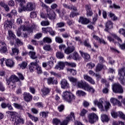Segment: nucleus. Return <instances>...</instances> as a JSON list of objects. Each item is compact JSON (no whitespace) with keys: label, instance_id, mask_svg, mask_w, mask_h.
<instances>
[{"label":"nucleus","instance_id":"nucleus-43","mask_svg":"<svg viewBox=\"0 0 125 125\" xmlns=\"http://www.w3.org/2000/svg\"><path fill=\"white\" fill-rule=\"evenodd\" d=\"M56 56L57 58L62 59V58H64V54L61 52H58L56 53Z\"/></svg>","mask_w":125,"mask_h":125},{"label":"nucleus","instance_id":"nucleus-10","mask_svg":"<svg viewBox=\"0 0 125 125\" xmlns=\"http://www.w3.org/2000/svg\"><path fill=\"white\" fill-rule=\"evenodd\" d=\"M88 119L90 124H94L98 120V116L95 113H90L88 115Z\"/></svg>","mask_w":125,"mask_h":125},{"label":"nucleus","instance_id":"nucleus-60","mask_svg":"<svg viewBox=\"0 0 125 125\" xmlns=\"http://www.w3.org/2000/svg\"><path fill=\"white\" fill-rule=\"evenodd\" d=\"M66 65H67L69 67H76V64L74 62H65Z\"/></svg>","mask_w":125,"mask_h":125},{"label":"nucleus","instance_id":"nucleus-51","mask_svg":"<svg viewBox=\"0 0 125 125\" xmlns=\"http://www.w3.org/2000/svg\"><path fill=\"white\" fill-rule=\"evenodd\" d=\"M86 113H87V110H85V109L83 108L80 113V116L81 117H84L85 115L86 114Z\"/></svg>","mask_w":125,"mask_h":125},{"label":"nucleus","instance_id":"nucleus-27","mask_svg":"<svg viewBox=\"0 0 125 125\" xmlns=\"http://www.w3.org/2000/svg\"><path fill=\"white\" fill-rule=\"evenodd\" d=\"M6 65L11 68L14 66V62L12 60L8 59L5 61Z\"/></svg>","mask_w":125,"mask_h":125},{"label":"nucleus","instance_id":"nucleus-47","mask_svg":"<svg viewBox=\"0 0 125 125\" xmlns=\"http://www.w3.org/2000/svg\"><path fill=\"white\" fill-rule=\"evenodd\" d=\"M61 121H60V120L57 119V118H55L53 119V125H59V124H60Z\"/></svg>","mask_w":125,"mask_h":125},{"label":"nucleus","instance_id":"nucleus-42","mask_svg":"<svg viewBox=\"0 0 125 125\" xmlns=\"http://www.w3.org/2000/svg\"><path fill=\"white\" fill-rule=\"evenodd\" d=\"M104 66L102 64H100L99 63H98L96 67V72H99L100 71H101V70H102V69H103L104 68Z\"/></svg>","mask_w":125,"mask_h":125},{"label":"nucleus","instance_id":"nucleus-18","mask_svg":"<svg viewBox=\"0 0 125 125\" xmlns=\"http://www.w3.org/2000/svg\"><path fill=\"white\" fill-rule=\"evenodd\" d=\"M24 10L25 11H32L34 10V6L31 2H27L24 6Z\"/></svg>","mask_w":125,"mask_h":125},{"label":"nucleus","instance_id":"nucleus-45","mask_svg":"<svg viewBox=\"0 0 125 125\" xmlns=\"http://www.w3.org/2000/svg\"><path fill=\"white\" fill-rule=\"evenodd\" d=\"M47 32H48V33H49L50 35H51V36H55V34L56 32L55 31H53V30H52V28H50V27H48L47 29Z\"/></svg>","mask_w":125,"mask_h":125},{"label":"nucleus","instance_id":"nucleus-49","mask_svg":"<svg viewBox=\"0 0 125 125\" xmlns=\"http://www.w3.org/2000/svg\"><path fill=\"white\" fill-rule=\"evenodd\" d=\"M65 26V22H60L56 24V28H62Z\"/></svg>","mask_w":125,"mask_h":125},{"label":"nucleus","instance_id":"nucleus-21","mask_svg":"<svg viewBox=\"0 0 125 125\" xmlns=\"http://www.w3.org/2000/svg\"><path fill=\"white\" fill-rule=\"evenodd\" d=\"M47 83L49 85L50 84H57L58 83V82H57V80L54 79V78L49 77L47 80Z\"/></svg>","mask_w":125,"mask_h":125},{"label":"nucleus","instance_id":"nucleus-34","mask_svg":"<svg viewBox=\"0 0 125 125\" xmlns=\"http://www.w3.org/2000/svg\"><path fill=\"white\" fill-rule=\"evenodd\" d=\"M72 59L74 60H79L81 58L79 54L76 52H74L71 55Z\"/></svg>","mask_w":125,"mask_h":125},{"label":"nucleus","instance_id":"nucleus-9","mask_svg":"<svg viewBox=\"0 0 125 125\" xmlns=\"http://www.w3.org/2000/svg\"><path fill=\"white\" fill-rule=\"evenodd\" d=\"M7 84L9 85L11 83H17V82H20V79L18 78L16 75L13 74L12 75L9 79H7Z\"/></svg>","mask_w":125,"mask_h":125},{"label":"nucleus","instance_id":"nucleus-26","mask_svg":"<svg viewBox=\"0 0 125 125\" xmlns=\"http://www.w3.org/2000/svg\"><path fill=\"white\" fill-rule=\"evenodd\" d=\"M1 44L2 46L0 48V53H4L5 54L7 53V48L5 46V43L2 42Z\"/></svg>","mask_w":125,"mask_h":125},{"label":"nucleus","instance_id":"nucleus-29","mask_svg":"<svg viewBox=\"0 0 125 125\" xmlns=\"http://www.w3.org/2000/svg\"><path fill=\"white\" fill-rule=\"evenodd\" d=\"M66 119L69 122H70V121H72V122H73V121H75L76 120V118L75 117V113L73 112H71L70 113V115H68L66 117Z\"/></svg>","mask_w":125,"mask_h":125},{"label":"nucleus","instance_id":"nucleus-44","mask_svg":"<svg viewBox=\"0 0 125 125\" xmlns=\"http://www.w3.org/2000/svg\"><path fill=\"white\" fill-rule=\"evenodd\" d=\"M29 55L32 59H36L37 58V56H36V53L34 52H29Z\"/></svg>","mask_w":125,"mask_h":125},{"label":"nucleus","instance_id":"nucleus-8","mask_svg":"<svg viewBox=\"0 0 125 125\" xmlns=\"http://www.w3.org/2000/svg\"><path fill=\"white\" fill-rule=\"evenodd\" d=\"M112 90L115 93H123L124 90L122 87L121 84L119 83H115L112 86Z\"/></svg>","mask_w":125,"mask_h":125},{"label":"nucleus","instance_id":"nucleus-61","mask_svg":"<svg viewBox=\"0 0 125 125\" xmlns=\"http://www.w3.org/2000/svg\"><path fill=\"white\" fill-rule=\"evenodd\" d=\"M118 33H119L120 35H123L124 37L125 36V30L123 28L119 29Z\"/></svg>","mask_w":125,"mask_h":125},{"label":"nucleus","instance_id":"nucleus-57","mask_svg":"<svg viewBox=\"0 0 125 125\" xmlns=\"http://www.w3.org/2000/svg\"><path fill=\"white\" fill-rule=\"evenodd\" d=\"M62 38H64V39L70 38V34L69 33L65 32L64 33H62Z\"/></svg>","mask_w":125,"mask_h":125},{"label":"nucleus","instance_id":"nucleus-53","mask_svg":"<svg viewBox=\"0 0 125 125\" xmlns=\"http://www.w3.org/2000/svg\"><path fill=\"white\" fill-rule=\"evenodd\" d=\"M67 72H69L70 73L72 74L73 76H75V75L77 74V71H76L74 69H71V68H67Z\"/></svg>","mask_w":125,"mask_h":125},{"label":"nucleus","instance_id":"nucleus-63","mask_svg":"<svg viewBox=\"0 0 125 125\" xmlns=\"http://www.w3.org/2000/svg\"><path fill=\"white\" fill-rule=\"evenodd\" d=\"M14 106L16 108V109H21L22 108V106L21 104H19L16 103L14 104Z\"/></svg>","mask_w":125,"mask_h":125},{"label":"nucleus","instance_id":"nucleus-23","mask_svg":"<svg viewBox=\"0 0 125 125\" xmlns=\"http://www.w3.org/2000/svg\"><path fill=\"white\" fill-rule=\"evenodd\" d=\"M83 77L84 80L87 81V82H88L90 83H91V84H94V83H95L94 80H93L91 77L88 76L87 75H83Z\"/></svg>","mask_w":125,"mask_h":125},{"label":"nucleus","instance_id":"nucleus-41","mask_svg":"<svg viewBox=\"0 0 125 125\" xmlns=\"http://www.w3.org/2000/svg\"><path fill=\"white\" fill-rule=\"evenodd\" d=\"M43 42H45L46 43H51L52 42V41L51 40V39L49 37H44L43 39Z\"/></svg>","mask_w":125,"mask_h":125},{"label":"nucleus","instance_id":"nucleus-28","mask_svg":"<svg viewBox=\"0 0 125 125\" xmlns=\"http://www.w3.org/2000/svg\"><path fill=\"white\" fill-rule=\"evenodd\" d=\"M110 102L114 105H118V106H122V103L115 98H112L110 99Z\"/></svg>","mask_w":125,"mask_h":125},{"label":"nucleus","instance_id":"nucleus-2","mask_svg":"<svg viewBox=\"0 0 125 125\" xmlns=\"http://www.w3.org/2000/svg\"><path fill=\"white\" fill-rule=\"evenodd\" d=\"M94 105H97L101 111H104L105 110L108 111L109 108H111V104L109 102H105L104 105L103 106L104 100L103 99H100L99 101L95 100L93 102Z\"/></svg>","mask_w":125,"mask_h":125},{"label":"nucleus","instance_id":"nucleus-33","mask_svg":"<svg viewBox=\"0 0 125 125\" xmlns=\"http://www.w3.org/2000/svg\"><path fill=\"white\" fill-rule=\"evenodd\" d=\"M43 95H47L49 92H50V89L46 87H44L41 90Z\"/></svg>","mask_w":125,"mask_h":125},{"label":"nucleus","instance_id":"nucleus-62","mask_svg":"<svg viewBox=\"0 0 125 125\" xmlns=\"http://www.w3.org/2000/svg\"><path fill=\"white\" fill-rule=\"evenodd\" d=\"M30 17L31 18H36L37 17V13L36 12H32L30 13Z\"/></svg>","mask_w":125,"mask_h":125},{"label":"nucleus","instance_id":"nucleus-40","mask_svg":"<svg viewBox=\"0 0 125 125\" xmlns=\"http://www.w3.org/2000/svg\"><path fill=\"white\" fill-rule=\"evenodd\" d=\"M101 119L102 122H108L109 121V117L106 114H102L101 115Z\"/></svg>","mask_w":125,"mask_h":125},{"label":"nucleus","instance_id":"nucleus-17","mask_svg":"<svg viewBox=\"0 0 125 125\" xmlns=\"http://www.w3.org/2000/svg\"><path fill=\"white\" fill-rule=\"evenodd\" d=\"M79 52L86 62H88L90 60V56L88 54L82 51H80Z\"/></svg>","mask_w":125,"mask_h":125},{"label":"nucleus","instance_id":"nucleus-32","mask_svg":"<svg viewBox=\"0 0 125 125\" xmlns=\"http://www.w3.org/2000/svg\"><path fill=\"white\" fill-rule=\"evenodd\" d=\"M85 90L88 91V92H91V93H94V92H95V90L93 88V87L90 86L88 84L85 89Z\"/></svg>","mask_w":125,"mask_h":125},{"label":"nucleus","instance_id":"nucleus-16","mask_svg":"<svg viewBox=\"0 0 125 125\" xmlns=\"http://www.w3.org/2000/svg\"><path fill=\"white\" fill-rule=\"evenodd\" d=\"M39 61L37 60L35 61V62H32L30 63V65L29 66V71L30 72H33L36 69H37V66L38 65V63Z\"/></svg>","mask_w":125,"mask_h":125},{"label":"nucleus","instance_id":"nucleus-38","mask_svg":"<svg viewBox=\"0 0 125 125\" xmlns=\"http://www.w3.org/2000/svg\"><path fill=\"white\" fill-rule=\"evenodd\" d=\"M27 114L28 117H29V118H30V119L31 120H32V121H33L35 123L38 122V121L39 120L38 117H35L29 113H27Z\"/></svg>","mask_w":125,"mask_h":125},{"label":"nucleus","instance_id":"nucleus-20","mask_svg":"<svg viewBox=\"0 0 125 125\" xmlns=\"http://www.w3.org/2000/svg\"><path fill=\"white\" fill-rule=\"evenodd\" d=\"M85 8L86 10L87 17H88L89 16H92V15H93V13L92 12L90 6L89 5H86Z\"/></svg>","mask_w":125,"mask_h":125},{"label":"nucleus","instance_id":"nucleus-11","mask_svg":"<svg viewBox=\"0 0 125 125\" xmlns=\"http://www.w3.org/2000/svg\"><path fill=\"white\" fill-rule=\"evenodd\" d=\"M15 1L18 3H19L21 7L19 8V12L21 13L22 11H26L24 10V8H25V3H26V1L25 0H15Z\"/></svg>","mask_w":125,"mask_h":125},{"label":"nucleus","instance_id":"nucleus-30","mask_svg":"<svg viewBox=\"0 0 125 125\" xmlns=\"http://www.w3.org/2000/svg\"><path fill=\"white\" fill-rule=\"evenodd\" d=\"M74 50H75V47L73 46L72 47H68L64 50V53H65L66 54H70V53H72Z\"/></svg>","mask_w":125,"mask_h":125},{"label":"nucleus","instance_id":"nucleus-46","mask_svg":"<svg viewBox=\"0 0 125 125\" xmlns=\"http://www.w3.org/2000/svg\"><path fill=\"white\" fill-rule=\"evenodd\" d=\"M43 48L44 50H46V51H50V50H51V46L50 45L46 44L43 46Z\"/></svg>","mask_w":125,"mask_h":125},{"label":"nucleus","instance_id":"nucleus-56","mask_svg":"<svg viewBox=\"0 0 125 125\" xmlns=\"http://www.w3.org/2000/svg\"><path fill=\"white\" fill-rule=\"evenodd\" d=\"M12 52L13 54H14V55H18L19 52V50L16 48H12Z\"/></svg>","mask_w":125,"mask_h":125},{"label":"nucleus","instance_id":"nucleus-50","mask_svg":"<svg viewBox=\"0 0 125 125\" xmlns=\"http://www.w3.org/2000/svg\"><path fill=\"white\" fill-rule=\"evenodd\" d=\"M86 66L88 69H92L95 67V64L92 62H89L87 64Z\"/></svg>","mask_w":125,"mask_h":125},{"label":"nucleus","instance_id":"nucleus-37","mask_svg":"<svg viewBox=\"0 0 125 125\" xmlns=\"http://www.w3.org/2000/svg\"><path fill=\"white\" fill-rule=\"evenodd\" d=\"M76 94L77 96H85L86 93L82 90H78L76 91Z\"/></svg>","mask_w":125,"mask_h":125},{"label":"nucleus","instance_id":"nucleus-59","mask_svg":"<svg viewBox=\"0 0 125 125\" xmlns=\"http://www.w3.org/2000/svg\"><path fill=\"white\" fill-rule=\"evenodd\" d=\"M42 26H48L49 25V22L48 21H42L41 22Z\"/></svg>","mask_w":125,"mask_h":125},{"label":"nucleus","instance_id":"nucleus-5","mask_svg":"<svg viewBox=\"0 0 125 125\" xmlns=\"http://www.w3.org/2000/svg\"><path fill=\"white\" fill-rule=\"evenodd\" d=\"M62 98L65 101L71 103L73 100H75L76 97L72 93L68 91H65L63 92L62 95Z\"/></svg>","mask_w":125,"mask_h":125},{"label":"nucleus","instance_id":"nucleus-7","mask_svg":"<svg viewBox=\"0 0 125 125\" xmlns=\"http://www.w3.org/2000/svg\"><path fill=\"white\" fill-rule=\"evenodd\" d=\"M119 80L122 84H125V68H122L118 70Z\"/></svg>","mask_w":125,"mask_h":125},{"label":"nucleus","instance_id":"nucleus-35","mask_svg":"<svg viewBox=\"0 0 125 125\" xmlns=\"http://www.w3.org/2000/svg\"><path fill=\"white\" fill-rule=\"evenodd\" d=\"M19 66H20V69L24 70V69H26L27 66H28V63L26 62H23L19 64Z\"/></svg>","mask_w":125,"mask_h":125},{"label":"nucleus","instance_id":"nucleus-1","mask_svg":"<svg viewBox=\"0 0 125 125\" xmlns=\"http://www.w3.org/2000/svg\"><path fill=\"white\" fill-rule=\"evenodd\" d=\"M33 28L34 26L31 27L29 22H25L24 25L21 26L19 28L17 32V35L18 37H23V38H27L28 35L26 33H24L25 31H27L28 33L33 32Z\"/></svg>","mask_w":125,"mask_h":125},{"label":"nucleus","instance_id":"nucleus-4","mask_svg":"<svg viewBox=\"0 0 125 125\" xmlns=\"http://www.w3.org/2000/svg\"><path fill=\"white\" fill-rule=\"evenodd\" d=\"M114 39H115V40H117L119 43V47L121 48V49H122V50H124L125 49V41H124V43L122 44H120L122 43V41L120 37H118L117 35L115 34H111L109 36H107V40L109 42H114Z\"/></svg>","mask_w":125,"mask_h":125},{"label":"nucleus","instance_id":"nucleus-39","mask_svg":"<svg viewBox=\"0 0 125 125\" xmlns=\"http://www.w3.org/2000/svg\"><path fill=\"white\" fill-rule=\"evenodd\" d=\"M0 6H2V7H3L4 8L5 11H7V12L9 11V7H8V5H6L4 2H0Z\"/></svg>","mask_w":125,"mask_h":125},{"label":"nucleus","instance_id":"nucleus-14","mask_svg":"<svg viewBox=\"0 0 125 125\" xmlns=\"http://www.w3.org/2000/svg\"><path fill=\"white\" fill-rule=\"evenodd\" d=\"M66 65V62H59L58 64L55 67L56 70H58L59 71H61V70H64L65 66Z\"/></svg>","mask_w":125,"mask_h":125},{"label":"nucleus","instance_id":"nucleus-31","mask_svg":"<svg viewBox=\"0 0 125 125\" xmlns=\"http://www.w3.org/2000/svg\"><path fill=\"white\" fill-rule=\"evenodd\" d=\"M8 35L9 37L8 38V40H15L16 36H15V35L13 33L11 30H8Z\"/></svg>","mask_w":125,"mask_h":125},{"label":"nucleus","instance_id":"nucleus-52","mask_svg":"<svg viewBox=\"0 0 125 125\" xmlns=\"http://www.w3.org/2000/svg\"><path fill=\"white\" fill-rule=\"evenodd\" d=\"M109 17L111 18V19H112V20H113L114 21L118 19V17H116V16H115V14H114L113 13H109Z\"/></svg>","mask_w":125,"mask_h":125},{"label":"nucleus","instance_id":"nucleus-25","mask_svg":"<svg viewBox=\"0 0 125 125\" xmlns=\"http://www.w3.org/2000/svg\"><path fill=\"white\" fill-rule=\"evenodd\" d=\"M79 23L82 24H86L89 23V20L87 19L86 18L80 17L79 20Z\"/></svg>","mask_w":125,"mask_h":125},{"label":"nucleus","instance_id":"nucleus-54","mask_svg":"<svg viewBox=\"0 0 125 125\" xmlns=\"http://www.w3.org/2000/svg\"><path fill=\"white\" fill-rule=\"evenodd\" d=\"M55 40L56 42H58V43H62L63 42V40L61 37H56Z\"/></svg>","mask_w":125,"mask_h":125},{"label":"nucleus","instance_id":"nucleus-55","mask_svg":"<svg viewBox=\"0 0 125 125\" xmlns=\"http://www.w3.org/2000/svg\"><path fill=\"white\" fill-rule=\"evenodd\" d=\"M40 116H42L43 118H46L48 116V112H42L40 113Z\"/></svg>","mask_w":125,"mask_h":125},{"label":"nucleus","instance_id":"nucleus-19","mask_svg":"<svg viewBox=\"0 0 125 125\" xmlns=\"http://www.w3.org/2000/svg\"><path fill=\"white\" fill-rule=\"evenodd\" d=\"M23 98L26 102H29L33 99V96L30 93L24 92L23 95Z\"/></svg>","mask_w":125,"mask_h":125},{"label":"nucleus","instance_id":"nucleus-36","mask_svg":"<svg viewBox=\"0 0 125 125\" xmlns=\"http://www.w3.org/2000/svg\"><path fill=\"white\" fill-rule=\"evenodd\" d=\"M68 79L69 81H70L71 82V83H72V84H73V85H76V84H77V83L78 82L77 79H76L73 77H68Z\"/></svg>","mask_w":125,"mask_h":125},{"label":"nucleus","instance_id":"nucleus-15","mask_svg":"<svg viewBox=\"0 0 125 125\" xmlns=\"http://www.w3.org/2000/svg\"><path fill=\"white\" fill-rule=\"evenodd\" d=\"M61 85L63 89H68L70 88V84L65 79H62L61 82Z\"/></svg>","mask_w":125,"mask_h":125},{"label":"nucleus","instance_id":"nucleus-24","mask_svg":"<svg viewBox=\"0 0 125 125\" xmlns=\"http://www.w3.org/2000/svg\"><path fill=\"white\" fill-rule=\"evenodd\" d=\"M105 28L104 29V31L105 32H108L110 29H112L113 28V23L111 21H107V22L105 23Z\"/></svg>","mask_w":125,"mask_h":125},{"label":"nucleus","instance_id":"nucleus-48","mask_svg":"<svg viewBox=\"0 0 125 125\" xmlns=\"http://www.w3.org/2000/svg\"><path fill=\"white\" fill-rule=\"evenodd\" d=\"M53 62L52 61H49L48 62V63L47 64V70H49L50 69H51V68H52V67H53Z\"/></svg>","mask_w":125,"mask_h":125},{"label":"nucleus","instance_id":"nucleus-12","mask_svg":"<svg viewBox=\"0 0 125 125\" xmlns=\"http://www.w3.org/2000/svg\"><path fill=\"white\" fill-rule=\"evenodd\" d=\"M111 116L113 118H118V117H120L121 119L125 120V115L122 112L119 111L118 112H116L114 111H112L111 112Z\"/></svg>","mask_w":125,"mask_h":125},{"label":"nucleus","instance_id":"nucleus-58","mask_svg":"<svg viewBox=\"0 0 125 125\" xmlns=\"http://www.w3.org/2000/svg\"><path fill=\"white\" fill-rule=\"evenodd\" d=\"M15 40L16 41V42L18 45H19V46H20V45H22V44H23V42L19 39L16 38L15 39Z\"/></svg>","mask_w":125,"mask_h":125},{"label":"nucleus","instance_id":"nucleus-64","mask_svg":"<svg viewBox=\"0 0 125 125\" xmlns=\"http://www.w3.org/2000/svg\"><path fill=\"white\" fill-rule=\"evenodd\" d=\"M69 122V121H68V120L66 119V120H64L62 122H61L60 125H67Z\"/></svg>","mask_w":125,"mask_h":125},{"label":"nucleus","instance_id":"nucleus-6","mask_svg":"<svg viewBox=\"0 0 125 125\" xmlns=\"http://www.w3.org/2000/svg\"><path fill=\"white\" fill-rule=\"evenodd\" d=\"M40 5H41V6H42V7L43 8L46 9V11L47 12V15L49 19L52 20L53 19H55V18H56V14H55V12L50 10V9L48 8V7L45 5L44 3L41 2Z\"/></svg>","mask_w":125,"mask_h":125},{"label":"nucleus","instance_id":"nucleus-22","mask_svg":"<svg viewBox=\"0 0 125 125\" xmlns=\"http://www.w3.org/2000/svg\"><path fill=\"white\" fill-rule=\"evenodd\" d=\"M13 23L11 21H6L5 22V24L4 25V28L5 30H8V29H11L12 28V25Z\"/></svg>","mask_w":125,"mask_h":125},{"label":"nucleus","instance_id":"nucleus-13","mask_svg":"<svg viewBox=\"0 0 125 125\" xmlns=\"http://www.w3.org/2000/svg\"><path fill=\"white\" fill-rule=\"evenodd\" d=\"M88 84V83L82 80L81 81L77 82L76 85H77V86H78V87H79V88H82V89H84V90H85V89L86 88Z\"/></svg>","mask_w":125,"mask_h":125},{"label":"nucleus","instance_id":"nucleus-3","mask_svg":"<svg viewBox=\"0 0 125 125\" xmlns=\"http://www.w3.org/2000/svg\"><path fill=\"white\" fill-rule=\"evenodd\" d=\"M6 113L11 116V121L13 122L14 125H18L19 124H21V123L23 124V119L18 116H16L17 114L16 112L7 111Z\"/></svg>","mask_w":125,"mask_h":125}]
</instances>
